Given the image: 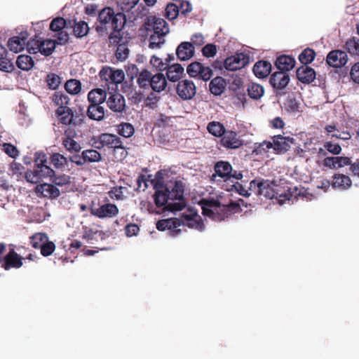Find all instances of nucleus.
<instances>
[{
	"label": "nucleus",
	"instance_id": "1",
	"mask_svg": "<svg viewBox=\"0 0 359 359\" xmlns=\"http://www.w3.org/2000/svg\"><path fill=\"white\" fill-rule=\"evenodd\" d=\"M126 23L123 13H115L110 7H105L98 13L96 32L102 35L108 34L109 43H118L122 40V29Z\"/></svg>",
	"mask_w": 359,
	"mask_h": 359
},
{
	"label": "nucleus",
	"instance_id": "2",
	"mask_svg": "<svg viewBox=\"0 0 359 359\" xmlns=\"http://www.w3.org/2000/svg\"><path fill=\"white\" fill-rule=\"evenodd\" d=\"M201 204L203 214L215 221L224 220L241 210L240 204L233 201L226 205H222L217 200L203 199Z\"/></svg>",
	"mask_w": 359,
	"mask_h": 359
},
{
	"label": "nucleus",
	"instance_id": "3",
	"mask_svg": "<svg viewBox=\"0 0 359 359\" xmlns=\"http://www.w3.org/2000/svg\"><path fill=\"white\" fill-rule=\"evenodd\" d=\"M93 146L102 149L104 147L114 149V152L120 151V158H125L128 156V148L124 145L122 140L116 135L110 133H102L97 139H94Z\"/></svg>",
	"mask_w": 359,
	"mask_h": 359
},
{
	"label": "nucleus",
	"instance_id": "4",
	"mask_svg": "<svg viewBox=\"0 0 359 359\" xmlns=\"http://www.w3.org/2000/svg\"><path fill=\"white\" fill-rule=\"evenodd\" d=\"M259 187L261 189L259 196H263L266 198H276L281 203L290 199L291 194L290 193L284 194H280L279 190L278 189H275V187H278V185L276 184L274 182L262 179Z\"/></svg>",
	"mask_w": 359,
	"mask_h": 359
},
{
	"label": "nucleus",
	"instance_id": "5",
	"mask_svg": "<svg viewBox=\"0 0 359 359\" xmlns=\"http://www.w3.org/2000/svg\"><path fill=\"white\" fill-rule=\"evenodd\" d=\"M55 116L63 125L76 126L81 124L85 118L83 114L76 111L74 112L69 107H57L55 110Z\"/></svg>",
	"mask_w": 359,
	"mask_h": 359
},
{
	"label": "nucleus",
	"instance_id": "6",
	"mask_svg": "<svg viewBox=\"0 0 359 359\" xmlns=\"http://www.w3.org/2000/svg\"><path fill=\"white\" fill-rule=\"evenodd\" d=\"M55 171L48 165L40 164L34 167L33 170H28L25 173L26 180L32 184H37L43 179L53 177Z\"/></svg>",
	"mask_w": 359,
	"mask_h": 359
},
{
	"label": "nucleus",
	"instance_id": "7",
	"mask_svg": "<svg viewBox=\"0 0 359 359\" xmlns=\"http://www.w3.org/2000/svg\"><path fill=\"white\" fill-rule=\"evenodd\" d=\"M215 174L212 177L218 176L224 181L231 178L241 180L243 173L241 171L233 170L231 163L226 161H219L214 165Z\"/></svg>",
	"mask_w": 359,
	"mask_h": 359
},
{
	"label": "nucleus",
	"instance_id": "8",
	"mask_svg": "<svg viewBox=\"0 0 359 359\" xmlns=\"http://www.w3.org/2000/svg\"><path fill=\"white\" fill-rule=\"evenodd\" d=\"M170 200H177V202L169 203L166 208L170 211H180L185 206L186 203L184 198V186L180 181L175 182L171 191L169 190Z\"/></svg>",
	"mask_w": 359,
	"mask_h": 359
},
{
	"label": "nucleus",
	"instance_id": "9",
	"mask_svg": "<svg viewBox=\"0 0 359 359\" xmlns=\"http://www.w3.org/2000/svg\"><path fill=\"white\" fill-rule=\"evenodd\" d=\"M106 203L98 204L95 206L93 203L90 206V211L92 215L100 219L112 218L118 214V208L116 205L109 203L106 198Z\"/></svg>",
	"mask_w": 359,
	"mask_h": 359
},
{
	"label": "nucleus",
	"instance_id": "10",
	"mask_svg": "<svg viewBox=\"0 0 359 359\" xmlns=\"http://www.w3.org/2000/svg\"><path fill=\"white\" fill-rule=\"evenodd\" d=\"M183 226H187L189 228L203 231L205 229L202 217L198 212L194 210L189 208L187 212H183L181 216Z\"/></svg>",
	"mask_w": 359,
	"mask_h": 359
},
{
	"label": "nucleus",
	"instance_id": "11",
	"mask_svg": "<svg viewBox=\"0 0 359 359\" xmlns=\"http://www.w3.org/2000/svg\"><path fill=\"white\" fill-rule=\"evenodd\" d=\"M250 61L248 55L244 53H237L233 55L228 57L224 62V67L229 71H236L245 67Z\"/></svg>",
	"mask_w": 359,
	"mask_h": 359
},
{
	"label": "nucleus",
	"instance_id": "12",
	"mask_svg": "<svg viewBox=\"0 0 359 359\" xmlns=\"http://www.w3.org/2000/svg\"><path fill=\"white\" fill-rule=\"evenodd\" d=\"M182 225L181 218H168L161 219L156 223V229L158 231H169V235L172 237L177 236L182 232V229H179Z\"/></svg>",
	"mask_w": 359,
	"mask_h": 359
},
{
	"label": "nucleus",
	"instance_id": "13",
	"mask_svg": "<svg viewBox=\"0 0 359 359\" xmlns=\"http://www.w3.org/2000/svg\"><path fill=\"white\" fill-rule=\"evenodd\" d=\"M102 81L112 84L121 83L125 79V74L121 69H114L109 67H104L99 73Z\"/></svg>",
	"mask_w": 359,
	"mask_h": 359
},
{
	"label": "nucleus",
	"instance_id": "14",
	"mask_svg": "<svg viewBox=\"0 0 359 359\" xmlns=\"http://www.w3.org/2000/svg\"><path fill=\"white\" fill-rule=\"evenodd\" d=\"M106 102L107 107L113 112L122 113L126 110V100L119 93H108Z\"/></svg>",
	"mask_w": 359,
	"mask_h": 359
},
{
	"label": "nucleus",
	"instance_id": "15",
	"mask_svg": "<svg viewBox=\"0 0 359 359\" xmlns=\"http://www.w3.org/2000/svg\"><path fill=\"white\" fill-rule=\"evenodd\" d=\"M177 93L184 100H191L196 93V87L192 81L184 79L178 82Z\"/></svg>",
	"mask_w": 359,
	"mask_h": 359
},
{
	"label": "nucleus",
	"instance_id": "16",
	"mask_svg": "<svg viewBox=\"0 0 359 359\" xmlns=\"http://www.w3.org/2000/svg\"><path fill=\"white\" fill-rule=\"evenodd\" d=\"M22 259L14 250H11L6 256L0 257V264L5 270L11 268L19 269L23 264Z\"/></svg>",
	"mask_w": 359,
	"mask_h": 359
},
{
	"label": "nucleus",
	"instance_id": "17",
	"mask_svg": "<svg viewBox=\"0 0 359 359\" xmlns=\"http://www.w3.org/2000/svg\"><path fill=\"white\" fill-rule=\"evenodd\" d=\"M348 62V55L345 51L334 50L330 51L326 57L327 64L334 68H341Z\"/></svg>",
	"mask_w": 359,
	"mask_h": 359
},
{
	"label": "nucleus",
	"instance_id": "18",
	"mask_svg": "<svg viewBox=\"0 0 359 359\" xmlns=\"http://www.w3.org/2000/svg\"><path fill=\"white\" fill-rule=\"evenodd\" d=\"M146 28L148 31H152L153 33L159 34L160 36H165L169 33V27L167 22L160 18L153 17L149 19L146 22Z\"/></svg>",
	"mask_w": 359,
	"mask_h": 359
},
{
	"label": "nucleus",
	"instance_id": "19",
	"mask_svg": "<svg viewBox=\"0 0 359 359\" xmlns=\"http://www.w3.org/2000/svg\"><path fill=\"white\" fill-rule=\"evenodd\" d=\"M29 34L27 32H21L18 36H14L9 39L8 47L11 51L19 53L23 50L27 43Z\"/></svg>",
	"mask_w": 359,
	"mask_h": 359
},
{
	"label": "nucleus",
	"instance_id": "20",
	"mask_svg": "<svg viewBox=\"0 0 359 359\" xmlns=\"http://www.w3.org/2000/svg\"><path fill=\"white\" fill-rule=\"evenodd\" d=\"M35 192L39 196L50 199H55L60 194V190L54 184L48 183L38 184L35 188Z\"/></svg>",
	"mask_w": 359,
	"mask_h": 359
},
{
	"label": "nucleus",
	"instance_id": "21",
	"mask_svg": "<svg viewBox=\"0 0 359 359\" xmlns=\"http://www.w3.org/2000/svg\"><path fill=\"white\" fill-rule=\"evenodd\" d=\"M272 139L273 149L276 153H284L288 151L290 148V144L294 142L292 137H284L281 135H275Z\"/></svg>",
	"mask_w": 359,
	"mask_h": 359
},
{
	"label": "nucleus",
	"instance_id": "22",
	"mask_svg": "<svg viewBox=\"0 0 359 359\" xmlns=\"http://www.w3.org/2000/svg\"><path fill=\"white\" fill-rule=\"evenodd\" d=\"M74 135H75V132L65 130L62 140V144L65 149L72 154L79 152L81 150V146L74 139Z\"/></svg>",
	"mask_w": 359,
	"mask_h": 359
},
{
	"label": "nucleus",
	"instance_id": "23",
	"mask_svg": "<svg viewBox=\"0 0 359 359\" xmlns=\"http://www.w3.org/2000/svg\"><path fill=\"white\" fill-rule=\"evenodd\" d=\"M221 144L228 149H237L242 146V141L238 137L236 132L225 130L220 140Z\"/></svg>",
	"mask_w": 359,
	"mask_h": 359
},
{
	"label": "nucleus",
	"instance_id": "24",
	"mask_svg": "<svg viewBox=\"0 0 359 359\" xmlns=\"http://www.w3.org/2000/svg\"><path fill=\"white\" fill-rule=\"evenodd\" d=\"M269 82L274 89L283 90L290 82V76L286 72H276L271 76Z\"/></svg>",
	"mask_w": 359,
	"mask_h": 359
},
{
	"label": "nucleus",
	"instance_id": "25",
	"mask_svg": "<svg viewBox=\"0 0 359 359\" xmlns=\"http://www.w3.org/2000/svg\"><path fill=\"white\" fill-rule=\"evenodd\" d=\"M297 79L304 84L312 83L316 76L315 70L307 65H302L296 72Z\"/></svg>",
	"mask_w": 359,
	"mask_h": 359
},
{
	"label": "nucleus",
	"instance_id": "26",
	"mask_svg": "<svg viewBox=\"0 0 359 359\" xmlns=\"http://www.w3.org/2000/svg\"><path fill=\"white\" fill-rule=\"evenodd\" d=\"M195 53V48L192 43L182 42L177 48L176 54L177 58L182 61L188 60L191 58Z\"/></svg>",
	"mask_w": 359,
	"mask_h": 359
},
{
	"label": "nucleus",
	"instance_id": "27",
	"mask_svg": "<svg viewBox=\"0 0 359 359\" xmlns=\"http://www.w3.org/2000/svg\"><path fill=\"white\" fill-rule=\"evenodd\" d=\"M295 63L296 61L293 57L282 55L276 58L275 66L279 72L287 73L294 67Z\"/></svg>",
	"mask_w": 359,
	"mask_h": 359
},
{
	"label": "nucleus",
	"instance_id": "28",
	"mask_svg": "<svg viewBox=\"0 0 359 359\" xmlns=\"http://www.w3.org/2000/svg\"><path fill=\"white\" fill-rule=\"evenodd\" d=\"M107 93L101 88L93 89L88 94V100L90 104L100 105L106 101Z\"/></svg>",
	"mask_w": 359,
	"mask_h": 359
},
{
	"label": "nucleus",
	"instance_id": "29",
	"mask_svg": "<svg viewBox=\"0 0 359 359\" xmlns=\"http://www.w3.org/2000/svg\"><path fill=\"white\" fill-rule=\"evenodd\" d=\"M351 184L352 181L348 175L337 173L332 177V186L333 188L345 190L351 187Z\"/></svg>",
	"mask_w": 359,
	"mask_h": 359
},
{
	"label": "nucleus",
	"instance_id": "30",
	"mask_svg": "<svg viewBox=\"0 0 359 359\" xmlns=\"http://www.w3.org/2000/svg\"><path fill=\"white\" fill-rule=\"evenodd\" d=\"M271 64L265 60H259L253 66V72L255 75L260 79L266 77L271 71Z\"/></svg>",
	"mask_w": 359,
	"mask_h": 359
},
{
	"label": "nucleus",
	"instance_id": "31",
	"mask_svg": "<svg viewBox=\"0 0 359 359\" xmlns=\"http://www.w3.org/2000/svg\"><path fill=\"white\" fill-rule=\"evenodd\" d=\"M151 79V85L149 89H152L154 92L161 93L164 90L167 86V80L162 73H157L152 75Z\"/></svg>",
	"mask_w": 359,
	"mask_h": 359
},
{
	"label": "nucleus",
	"instance_id": "32",
	"mask_svg": "<svg viewBox=\"0 0 359 359\" xmlns=\"http://www.w3.org/2000/svg\"><path fill=\"white\" fill-rule=\"evenodd\" d=\"M123 35V34H122V40L118 43H109L111 45L117 46L115 56L117 60L120 61L126 60L128 58L130 52L128 48V41L124 40Z\"/></svg>",
	"mask_w": 359,
	"mask_h": 359
},
{
	"label": "nucleus",
	"instance_id": "33",
	"mask_svg": "<svg viewBox=\"0 0 359 359\" xmlns=\"http://www.w3.org/2000/svg\"><path fill=\"white\" fill-rule=\"evenodd\" d=\"M166 71L167 78L170 81L176 82L184 74V67L180 64L168 66Z\"/></svg>",
	"mask_w": 359,
	"mask_h": 359
},
{
	"label": "nucleus",
	"instance_id": "34",
	"mask_svg": "<svg viewBox=\"0 0 359 359\" xmlns=\"http://www.w3.org/2000/svg\"><path fill=\"white\" fill-rule=\"evenodd\" d=\"M55 48V43L53 40L40 41L39 46L36 48H32L33 52H39L42 55L48 56L52 54Z\"/></svg>",
	"mask_w": 359,
	"mask_h": 359
},
{
	"label": "nucleus",
	"instance_id": "35",
	"mask_svg": "<svg viewBox=\"0 0 359 359\" xmlns=\"http://www.w3.org/2000/svg\"><path fill=\"white\" fill-rule=\"evenodd\" d=\"M225 81L223 78L217 76L210 82V90L215 95H222L225 90Z\"/></svg>",
	"mask_w": 359,
	"mask_h": 359
},
{
	"label": "nucleus",
	"instance_id": "36",
	"mask_svg": "<svg viewBox=\"0 0 359 359\" xmlns=\"http://www.w3.org/2000/svg\"><path fill=\"white\" fill-rule=\"evenodd\" d=\"M104 109L100 105L89 104L87 115L89 118L95 121H101L104 117Z\"/></svg>",
	"mask_w": 359,
	"mask_h": 359
},
{
	"label": "nucleus",
	"instance_id": "37",
	"mask_svg": "<svg viewBox=\"0 0 359 359\" xmlns=\"http://www.w3.org/2000/svg\"><path fill=\"white\" fill-rule=\"evenodd\" d=\"M153 198L155 205L157 208H162L165 205H168V204L169 203H168V200H170V198L169 196V190L163 191L161 190H158L154 192Z\"/></svg>",
	"mask_w": 359,
	"mask_h": 359
},
{
	"label": "nucleus",
	"instance_id": "38",
	"mask_svg": "<svg viewBox=\"0 0 359 359\" xmlns=\"http://www.w3.org/2000/svg\"><path fill=\"white\" fill-rule=\"evenodd\" d=\"M50 163L57 169L65 170L69 160L60 153H53L50 158Z\"/></svg>",
	"mask_w": 359,
	"mask_h": 359
},
{
	"label": "nucleus",
	"instance_id": "39",
	"mask_svg": "<svg viewBox=\"0 0 359 359\" xmlns=\"http://www.w3.org/2000/svg\"><path fill=\"white\" fill-rule=\"evenodd\" d=\"M16 65L19 69L23 71H29L33 67L34 61L29 55H20L17 58Z\"/></svg>",
	"mask_w": 359,
	"mask_h": 359
},
{
	"label": "nucleus",
	"instance_id": "40",
	"mask_svg": "<svg viewBox=\"0 0 359 359\" xmlns=\"http://www.w3.org/2000/svg\"><path fill=\"white\" fill-rule=\"evenodd\" d=\"M151 73L147 69H143L138 75L137 83L140 88L149 89L151 79H152Z\"/></svg>",
	"mask_w": 359,
	"mask_h": 359
},
{
	"label": "nucleus",
	"instance_id": "41",
	"mask_svg": "<svg viewBox=\"0 0 359 359\" xmlns=\"http://www.w3.org/2000/svg\"><path fill=\"white\" fill-rule=\"evenodd\" d=\"M248 94L253 100H259L264 94V87L258 83H252L248 87Z\"/></svg>",
	"mask_w": 359,
	"mask_h": 359
},
{
	"label": "nucleus",
	"instance_id": "42",
	"mask_svg": "<svg viewBox=\"0 0 359 359\" xmlns=\"http://www.w3.org/2000/svg\"><path fill=\"white\" fill-rule=\"evenodd\" d=\"M90 28L87 22L83 20L74 22L73 26V33L77 38H82L86 36L89 32Z\"/></svg>",
	"mask_w": 359,
	"mask_h": 359
},
{
	"label": "nucleus",
	"instance_id": "43",
	"mask_svg": "<svg viewBox=\"0 0 359 359\" xmlns=\"http://www.w3.org/2000/svg\"><path fill=\"white\" fill-rule=\"evenodd\" d=\"M207 130L215 137H222L226 130L224 125L219 121H211L208 123Z\"/></svg>",
	"mask_w": 359,
	"mask_h": 359
},
{
	"label": "nucleus",
	"instance_id": "44",
	"mask_svg": "<svg viewBox=\"0 0 359 359\" xmlns=\"http://www.w3.org/2000/svg\"><path fill=\"white\" fill-rule=\"evenodd\" d=\"M316 55V52L313 49L306 48L302 50V52L299 54L298 58L299 62L303 65H307L308 64H310L313 61Z\"/></svg>",
	"mask_w": 359,
	"mask_h": 359
},
{
	"label": "nucleus",
	"instance_id": "45",
	"mask_svg": "<svg viewBox=\"0 0 359 359\" xmlns=\"http://www.w3.org/2000/svg\"><path fill=\"white\" fill-rule=\"evenodd\" d=\"M52 100L58 107H68L69 104V96L61 91L55 92L52 97Z\"/></svg>",
	"mask_w": 359,
	"mask_h": 359
},
{
	"label": "nucleus",
	"instance_id": "46",
	"mask_svg": "<svg viewBox=\"0 0 359 359\" xmlns=\"http://www.w3.org/2000/svg\"><path fill=\"white\" fill-rule=\"evenodd\" d=\"M66 91L72 95H76L81 90V83L74 79L68 80L65 84Z\"/></svg>",
	"mask_w": 359,
	"mask_h": 359
},
{
	"label": "nucleus",
	"instance_id": "47",
	"mask_svg": "<svg viewBox=\"0 0 359 359\" xmlns=\"http://www.w3.org/2000/svg\"><path fill=\"white\" fill-rule=\"evenodd\" d=\"M48 239V237L46 233L39 232L30 237V243L34 248L38 249L40 248Z\"/></svg>",
	"mask_w": 359,
	"mask_h": 359
},
{
	"label": "nucleus",
	"instance_id": "48",
	"mask_svg": "<svg viewBox=\"0 0 359 359\" xmlns=\"http://www.w3.org/2000/svg\"><path fill=\"white\" fill-rule=\"evenodd\" d=\"M299 100L294 94L289 95L285 102V109L290 112L299 111Z\"/></svg>",
	"mask_w": 359,
	"mask_h": 359
},
{
	"label": "nucleus",
	"instance_id": "49",
	"mask_svg": "<svg viewBox=\"0 0 359 359\" xmlns=\"http://www.w3.org/2000/svg\"><path fill=\"white\" fill-rule=\"evenodd\" d=\"M134 133L135 129L131 123H122L118 126V133L124 137H130Z\"/></svg>",
	"mask_w": 359,
	"mask_h": 359
},
{
	"label": "nucleus",
	"instance_id": "50",
	"mask_svg": "<svg viewBox=\"0 0 359 359\" xmlns=\"http://www.w3.org/2000/svg\"><path fill=\"white\" fill-rule=\"evenodd\" d=\"M83 153L86 163L99 162L102 159L100 153L95 149H86Z\"/></svg>",
	"mask_w": 359,
	"mask_h": 359
},
{
	"label": "nucleus",
	"instance_id": "51",
	"mask_svg": "<svg viewBox=\"0 0 359 359\" xmlns=\"http://www.w3.org/2000/svg\"><path fill=\"white\" fill-rule=\"evenodd\" d=\"M346 48L351 55H359V38L353 37L346 43Z\"/></svg>",
	"mask_w": 359,
	"mask_h": 359
},
{
	"label": "nucleus",
	"instance_id": "52",
	"mask_svg": "<svg viewBox=\"0 0 359 359\" xmlns=\"http://www.w3.org/2000/svg\"><path fill=\"white\" fill-rule=\"evenodd\" d=\"M165 36H160L159 34L152 33L149 36V44L150 48H159L162 44L165 42Z\"/></svg>",
	"mask_w": 359,
	"mask_h": 359
},
{
	"label": "nucleus",
	"instance_id": "53",
	"mask_svg": "<svg viewBox=\"0 0 359 359\" xmlns=\"http://www.w3.org/2000/svg\"><path fill=\"white\" fill-rule=\"evenodd\" d=\"M271 149H273V143L270 141H263L261 143L255 144L254 152L258 155H263L268 153Z\"/></svg>",
	"mask_w": 359,
	"mask_h": 359
},
{
	"label": "nucleus",
	"instance_id": "54",
	"mask_svg": "<svg viewBox=\"0 0 359 359\" xmlns=\"http://www.w3.org/2000/svg\"><path fill=\"white\" fill-rule=\"evenodd\" d=\"M46 83L50 89L56 90L61 83V78L54 73L47 75Z\"/></svg>",
	"mask_w": 359,
	"mask_h": 359
},
{
	"label": "nucleus",
	"instance_id": "55",
	"mask_svg": "<svg viewBox=\"0 0 359 359\" xmlns=\"http://www.w3.org/2000/svg\"><path fill=\"white\" fill-rule=\"evenodd\" d=\"M179 7L173 3H169L165 8V16L170 20H175L179 15Z\"/></svg>",
	"mask_w": 359,
	"mask_h": 359
},
{
	"label": "nucleus",
	"instance_id": "56",
	"mask_svg": "<svg viewBox=\"0 0 359 359\" xmlns=\"http://www.w3.org/2000/svg\"><path fill=\"white\" fill-rule=\"evenodd\" d=\"M66 27V20L62 17L53 19L50 25V29L53 32H60Z\"/></svg>",
	"mask_w": 359,
	"mask_h": 359
},
{
	"label": "nucleus",
	"instance_id": "57",
	"mask_svg": "<svg viewBox=\"0 0 359 359\" xmlns=\"http://www.w3.org/2000/svg\"><path fill=\"white\" fill-rule=\"evenodd\" d=\"M203 65L199 62H194L188 65L187 72L191 77H198Z\"/></svg>",
	"mask_w": 359,
	"mask_h": 359
},
{
	"label": "nucleus",
	"instance_id": "58",
	"mask_svg": "<svg viewBox=\"0 0 359 359\" xmlns=\"http://www.w3.org/2000/svg\"><path fill=\"white\" fill-rule=\"evenodd\" d=\"M51 181L55 185L60 187L69 184L71 183L70 177L65 174L59 175H54L53 177H51Z\"/></svg>",
	"mask_w": 359,
	"mask_h": 359
},
{
	"label": "nucleus",
	"instance_id": "59",
	"mask_svg": "<svg viewBox=\"0 0 359 359\" xmlns=\"http://www.w3.org/2000/svg\"><path fill=\"white\" fill-rule=\"evenodd\" d=\"M126 189V188L124 187H114L111 189L108 194L112 199L123 200L124 197L123 191Z\"/></svg>",
	"mask_w": 359,
	"mask_h": 359
},
{
	"label": "nucleus",
	"instance_id": "60",
	"mask_svg": "<svg viewBox=\"0 0 359 359\" xmlns=\"http://www.w3.org/2000/svg\"><path fill=\"white\" fill-rule=\"evenodd\" d=\"M325 149L333 155H339L341 152V147L338 143L325 142L323 145Z\"/></svg>",
	"mask_w": 359,
	"mask_h": 359
},
{
	"label": "nucleus",
	"instance_id": "61",
	"mask_svg": "<svg viewBox=\"0 0 359 359\" xmlns=\"http://www.w3.org/2000/svg\"><path fill=\"white\" fill-rule=\"evenodd\" d=\"M55 249V243L52 241H48V239L46 243H44L43 244V245H41V247L40 248L41 254L43 257H48V256L52 255V253L54 252Z\"/></svg>",
	"mask_w": 359,
	"mask_h": 359
},
{
	"label": "nucleus",
	"instance_id": "62",
	"mask_svg": "<svg viewBox=\"0 0 359 359\" xmlns=\"http://www.w3.org/2000/svg\"><path fill=\"white\" fill-rule=\"evenodd\" d=\"M232 188L231 190H234L236 192L239 194L240 195L243 196H249L250 195V192H249V189H248V187L243 185L240 182H236L232 186Z\"/></svg>",
	"mask_w": 359,
	"mask_h": 359
},
{
	"label": "nucleus",
	"instance_id": "63",
	"mask_svg": "<svg viewBox=\"0 0 359 359\" xmlns=\"http://www.w3.org/2000/svg\"><path fill=\"white\" fill-rule=\"evenodd\" d=\"M14 69V65L11 59L8 57L0 60V70L5 72H12Z\"/></svg>",
	"mask_w": 359,
	"mask_h": 359
},
{
	"label": "nucleus",
	"instance_id": "64",
	"mask_svg": "<svg viewBox=\"0 0 359 359\" xmlns=\"http://www.w3.org/2000/svg\"><path fill=\"white\" fill-rule=\"evenodd\" d=\"M202 53L206 57H214L217 53V48L215 44L208 43L202 48Z\"/></svg>",
	"mask_w": 359,
	"mask_h": 359
}]
</instances>
